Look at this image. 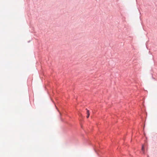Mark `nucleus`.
I'll use <instances>...</instances> for the list:
<instances>
[{"label":"nucleus","instance_id":"f257e3e1","mask_svg":"<svg viewBox=\"0 0 157 157\" xmlns=\"http://www.w3.org/2000/svg\"><path fill=\"white\" fill-rule=\"evenodd\" d=\"M86 111H87V116L86 117L87 118H88L89 116H90V113H89V111L87 109H86Z\"/></svg>","mask_w":157,"mask_h":157},{"label":"nucleus","instance_id":"f03ea898","mask_svg":"<svg viewBox=\"0 0 157 157\" xmlns=\"http://www.w3.org/2000/svg\"><path fill=\"white\" fill-rule=\"evenodd\" d=\"M142 151H143V153L144 154V146L143 145L142 146Z\"/></svg>","mask_w":157,"mask_h":157}]
</instances>
